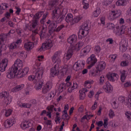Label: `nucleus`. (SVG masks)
I'll list each match as a JSON object with an SVG mask.
<instances>
[{
	"instance_id": "1",
	"label": "nucleus",
	"mask_w": 131,
	"mask_h": 131,
	"mask_svg": "<svg viewBox=\"0 0 131 131\" xmlns=\"http://www.w3.org/2000/svg\"><path fill=\"white\" fill-rule=\"evenodd\" d=\"M62 4V1L61 0H54L49 3V5L51 6L52 8H55L52 12V19L55 20L56 19L57 16L59 15V17L56 19L57 23H61L64 20L66 14H67V9L64 8L63 9H60L59 7Z\"/></svg>"
},
{
	"instance_id": "2",
	"label": "nucleus",
	"mask_w": 131,
	"mask_h": 131,
	"mask_svg": "<svg viewBox=\"0 0 131 131\" xmlns=\"http://www.w3.org/2000/svg\"><path fill=\"white\" fill-rule=\"evenodd\" d=\"M32 71L34 75L29 76L28 79L29 81H33L34 83H35L42 78V75H43V73H45V68L42 67H40L37 69L34 68Z\"/></svg>"
},
{
	"instance_id": "3",
	"label": "nucleus",
	"mask_w": 131,
	"mask_h": 131,
	"mask_svg": "<svg viewBox=\"0 0 131 131\" xmlns=\"http://www.w3.org/2000/svg\"><path fill=\"white\" fill-rule=\"evenodd\" d=\"M23 67V62H22V60L20 59H17L14 61V65L9 69V75L8 76L9 77H12L14 75L13 73H14V71L18 70V69H22Z\"/></svg>"
},
{
	"instance_id": "4",
	"label": "nucleus",
	"mask_w": 131,
	"mask_h": 131,
	"mask_svg": "<svg viewBox=\"0 0 131 131\" xmlns=\"http://www.w3.org/2000/svg\"><path fill=\"white\" fill-rule=\"evenodd\" d=\"M0 99H3L6 105H10L13 100V97L10 95L9 92L4 91L0 93Z\"/></svg>"
},
{
	"instance_id": "5",
	"label": "nucleus",
	"mask_w": 131,
	"mask_h": 131,
	"mask_svg": "<svg viewBox=\"0 0 131 131\" xmlns=\"http://www.w3.org/2000/svg\"><path fill=\"white\" fill-rule=\"evenodd\" d=\"M78 34H81L82 37H84L89 34V24L87 21H84L80 26Z\"/></svg>"
},
{
	"instance_id": "6",
	"label": "nucleus",
	"mask_w": 131,
	"mask_h": 131,
	"mask_svg": "<svg viewBox=\"0 0 131 131\" xmlns=\"http://www.w3.org/2000/svg\"><path fill=\"white\" fill-rule=\"evenodd\" d=\"M53 47V41L50 39L47 40L42 43L41 47L37 49L38 52H42V51H46V50H50Z\"/></svg>"
},
{
	"instance_id": "7",
	"label": "nucleus",
	"mask_w": 131,
	"mask_h": 131,
	"mask_svg": "<svg viewBox=\"0 0 131 131\" xmlns=\"http://www.w3.org/2000/svg\"><path fill=\"white\" fill-rule=\"evenodd\" d=\"M51 59L54 64H55V65H60L61 64V52L57 51L54 53Z\"/></svg>"
},
{
	"instance_id": "8",
	"label": "nucleus",
	"mask_w": 131,
	"mask_h": 131,
	"mask_svg": "<svg viewBox=\"0 0 131 131\" xmlns=\"http://www.w3.org/2000/svg\"><path fill=\"white\" fill-rule=\"evenodd\" d=\"M120 15H121V12L120 10L112 11L108 14V18L111 21H113L120 17Z\"/></svg>"
},
{
	"instance_id": "9",
	"label": "nucleus",
	"mask_w": 131,
	"mask_h": 131,
	"mask_svg": "<svg viewBox=\"0 0 131 131\" xmlns=\"http://www.w3.org/2000/svg\"><path fill=\"white\" fill-rule=\"evenodd\" d=\"M84 65H85V61H84V60H78L73 65V69L75 71H78V70H80V69L84 68Z\"/></svg>"
},
{
	"instance_id": "10",
	"label": "nucleus",
	"mask_w": 131,
	"mask_h": 131,
	"mask_svg": "<svg viewBox=\"0 0 131 131\" xmlns=\"http://www.w3.org/2000/svg\"><path fill=\"white\" fill-rule=\"evenodd\" d=\"M32 124H33V121L31 120H27L23 121L20 126L22 129H26V128H29L30 126H32Z\"/></svg>"
},
{
	"instance_id": "11",
	"label": "nucleus",
	"mask_w": 131,
	"mask_h": 131,
	"mask_svg": "<svg viewBox=\"0 0 131 131\" xmlns=\"http://www.w3.org/2000/svg\"><path fill=\"white\" fill-rule=\"evenodd\" d=\"M19 69L18 70H17L16 71H14L12 74H13V75L10 77H9V75L10 74V72H9L7 76L8 78H9L11 79L12 78H14L15 76H16L17 78H21V77H23V76H24V75L23 74V72H22V70L20 69Z\"/></svg>"
},
{
	"instance_id": "12",
	"label": "nucleus",
	"mask_w": 131,
	"mask_h": 131,
	"mask_svg": "<svg viewBox=\"0 0 131 131\" xmlns=\"http://www.w3.org/2000/svg\"><path fill=\"white\" fill-rule=\"evenodd\" d=\"M124 29L123 27H119V26L116 27L113 30V33L116 35V36H121L123 34H124Z\"/></svg>"
},
{
	"instance_id": "13",
	"label": "nucleus",
	"mask_w": 131,
	"mask_h": 131,
	"mask_svg": "<svg viewBox=\"0 0 131 131\" xmlns=\"http://www.w3.org/2000/svg\"><path fill=\"white\" fill-rule=\"evenodd\" d=\"M86 63L90 64L88 67L89 68L93 67V66H94V65L97 63V58H96L95 55L92 54L90 57H89L86 60Z\"/></svg>"
},
{
	"instance_id": "14",
	"label": "nucleus",
	"mask_w": 131,
	"mask_h": 131,
	"mask_svg": "<svg viewBox=\"0 0 131 131\" xmlns=\"http://www.w3.org/2000/svg\"><path fill=\"white\" fill-rule=\"evenodd\" d=\"M52 88H53V83L52 82H46L42 88L43 94H47V93L50 92L52 90Z\"/></svg>"
},
{
	"instance_id": "15",
	"label": "nucleus",
	"mask_w": 131,
	"mask_h": 131,
	"mask_svg": "<svg viewBox=\"0 0 131 131\" xmlns=\"http://www.w3.org/2000/svg\"><path fill=\"white\" fill-rule=\"evenodd\" d=\"M59 66L60 65L55 64L51 69V74L53 77L57 76L59 74V72H60Z\"/></svg>"
},
{
	"instance_id": "16",
	"label": "nucleus",
	"mask_w": 131,
	"mask_h": 131,
	"mask_svg": "<svg viewBox=\"0 0 131 131\" xmlns=\"http://www.w3.org/2000/svg\"><path fill=\"white\" fill-rule=\"evenodd\" d=\"M91 50H92V46H86V47H84L82 49H81L80 56H82V57L86 56V55H88L90 53V52H91Z\"/></svg>"
},
{
	"instance_id": "17",
	"label": "nucleus",
	"mask_w": 131,
	"mask_h": 131,
	"mask_svg": "<svg viewBox=\"0 0 131 131\" xmlns=\"http://www.w3.org/2000/svg\"><path fill=\"white\" fill-rule=\"evenodd\" d=\"M103 89L104 90V92L107 94L112 93V92H113V86H112L109 82H106L105 83V84H104L103 86Z\"/></svg>"
},
{
	"instance_id": "18",
	"label": "nucleus",
	"mask_w": 131,
	"mask_h": 131,
	"mask_svg": "<svg viewBox=\"0 0 131 131\" xmlns=\"http://www.w3.org/2000/svg\"><path fill=\"white\" fill-rule=\"evenodd\" d=\"M8 59L5 58L2 60V62L0 63V71L1 72H4L8 66Z\"/></svg>"
},
{
	"instance_id": "19",
	"label": "nucleus",
	"mask_w": 131,
	"mask_h": 131,
	"mask_svg": "<svg viewBox=\"0 0 131 131\" xmlns=\"http://www.w3.org/2000/svg\"><path fill=\"white\" fill-rule=\"evenodd\" d=\"M7 50V46L5 45V39L3 36H0V56L2 55L3 51Z\"/></svg>"
},
{
	"instance_id": "20",
	"label": "nucleus",
	"mask_w": 131,
	"mask_h": 131,
	"mask_svg": "<svg viewBox=\"0 0 131 131\" xmlns=\"http://www.w3.org/2000/svg\"><path fill=\"white\" fill-rule=\"evenodd\" d=\"M106 77L108 80H110V81H112V82H114L115 80H118V75L115 73L107 75Z\"/></svg>"
},
{
	"instance_id": "21",
	"label": "nucleus",
	"mask_w": 131,
	"mask_h": 131,
	"mask_svg": "<svg viewBox=\"0 0 131 131\" xmlns=\"http://www.w3.org/2000/svg\"><path fill=\"white\" fill-rule=\"evenodd\" d=\"M15 123H16V120L15 119H7L5 122V127L6 128H9V127L13 126Z\"/></svg>"
},
{
	"instance_id": "22",
	"label": "nucleus",
	"mask_w": 131,
	"mask_h": 131,
	"mask_svg": "<svg viewBox=\"0 0 131 131\" xmlns=\"http://www.w3.org/2000/svg\"><path fill=\"white\" fill-rule=\"evenodd\" d=\"M106 68V62L103 61L99 62V64L96 66V70L97 71H103Z\"/></svg>"
},
{
	"instance_id": "23",
	"label": "nucleus",
	"mask_w": 131,
	"mask_h": 131,
	"mask_svg": "<svg viewBox=\"0 0 131 131\" xmlns=\"http://www.w3.org/2000/svg\"><path fill=\"white\" fill-rule=\"evenodd\" d=\"M77 40V36L75 34H73L71 35L68 38V42L69 43H70V45H72L73 46L75 42H76Z\"/></svg>"
},
{
	"instance_id": "24",
	"label": "nucleus",
	"mask_w": 131,
	"mask_h": 131,
	"mask_svg": "<svg viewBox=\"0 0 131 131\" xmlns=\"http://www.w3.org/2000/svg\"><path fill=\"white\" fill-rule=\"evenodd\" d=\"M128 47V42L125 40H123L122 45L120 47V51L124 53L127 50Z\"/></svg>"
},
{
	"instance_id": "25",
	"label": "nucleus",
	"mask_w": 131,
	"mask_h": 131,
	"mask_svg": "<svg viewBox=\"0 0 131 131\" xmlns=\"http://www.w3.org/2000/svg\"><path fill=\"white\" fill-rule=\"evenodd\" d=\"M89 91L86 88H83L79 91V99L80 100H83L85 98V93Z\"/></svg>"
},
{
	"instance_id": "26",
	"label": "nucleus",
	"mask_w": 131,
	"mask_h": 131,
	"mask_svg": "<svg viewBox=\"0 0 131 131\" xmlns=\"http://www.w3.org/2000/svg\"><path fill=\"white\" fill-rule=\"evenodd\" d=\"M33 47H34V44L33 42L30 41L26 42L24 45V48L25 50H27V51L32 50V49H33Z\"/></svg>"
},
{
	"instance_id": "27",
	"label": "nucleus",
	"mask_w": 131,
	"mask_h": 131,
	"mask_svg": "<svg viewBox=\"0 0 131 131\" xmlns=\"http://www.w3.org/2000/svg\"><path fill=\"white\" fill-rule=\"evenodd\" d=\"M72 55H73V50L70 48L65 54L64 58L68 60L72 57Z\"/></svg>"
},
{
	"instance_id": "28",
	"label": "nucleus",
	"mask_w": 131,
	"mask_h": 131,
	"mask_svg": "<svg viewBox=\"0 0 131 131\" xmlns=\"http://www.w3.org/2000/svg\"><path fill=\"white\" fill-rule=\"evenodd\" d=\"M100 14H101V9L97 7L96 8V10L93 12L92 16L93 18H97L99 17Z\"/></svg>"
},
{
	"instance_id": "29",
	"label": "nucleus",
	"mask_w": 131,
	"mask_h": 131,
	"mask_svg": "<svg viewBox=\"0 0 131 131\" xmlns=\"http://www.w3.org/2000/svg\"><path fill=\"white\" fill-rule=\"evenodd\" d=\"M120 79L122 82H124V81L125 80V79L126 78V76L127 75V72H126L125 70L121 71L120 72Z\"/></svg>"
},
{
	"instance_id": "30",
	"label": "nucleus",
	"mask_w": 131,
	"mask_h": 131,
	"mask_svg": "<svg viewBox=\"0 0 131 131\" xmlns=\"http://www.w3.org/2000/svg\"><path fill=\"white\" fill-rule=\"evenodd\" d=\"M94 83V80H88L84 82V86L86 89H91L92 88V85Z\"/></svg>"
},
{
	"instance_id": "31",
	"label": "nucleus",
	"mask_w": 131,
	"mask_h": 131,
	"mask_svg": "<svg viewBox=\"0 0 131 131\" xmlns=\"http://www.w3.org/2000/svg\"><path fill=\"white\" fill-rule=\"evenodd\" d=\"M24 88V84H21L20 85H18L13 88L12 89V93H17V92H19V91H21V90H23Z\"/></svg>"
},
{
	"instance_id": "32",
	"label": "nucleus",
	"mask_w": 131,
	"mask_h": 131,
	"mask_svg": "<svg viewBox=\"0 0 131 131\" xmlns=\"http://www.w3.org/2000/svg\"><path fill=\"white\" fill-rule=\"evenodd\" d=\"M35 83V89L36 91H40V90H41V88H42V81L39 80Z\"/></svg>"
},
{
	"instance_id": "33",
	"label": "nucleus",
	"mask_w": 131,
	"mask_h": 131,
	"mask_svg": "<svg viewBox=\"0 0 131 131\" xmlns=\"http://www.w3.org/2000/svg\"><path fill=\"white\" fill-rule=\"evenodd\" d=\"M66 21L68 23H71V22H73V15L71 13H68L66 17Z\"/></svg>"
},
{
	"instance_id": "34",
	"label": "nucleus",
	"mask_w": 131,
	"mask_h": 131,
	"mask_svg": "<svg viewBox=\"0 0 131 131\" xmlns=\"http://www.w3.org/2000/svg\"><path fill=\"white\" fill-rule=\"evenodd\" d=\"M41 59H43V56L41 55L38 56V59L36 61V63H35V68L37 69V68H39V66H40V61H41Z\"/></svg>"
},
{
	"instance_id": "35",
	"label": "nucleus",
	"mask_w": 131,
	"mask_h": 131,
	"mask_svg": "<svg viewBox=\"0 0 131 131\" xmlns=\"http://www.w3.org/2000/svg\"><path fill=\"white\" fill-rule=\"evenodd\" d=\"M118 104H119V102H118L117 98H114L112 101V105L113 107L115 109H116V108H118Z\"/></svg>"
},
{
	"instance_id": "36",
	"label": "nucleus",
	"mask_w": 131,
	"mask_h": 131,
	"mask_svg": "<svg viewBox=\"0 0 131 131\" xmlns=\"http://www.w3.org/2000/svg\"><path fill=\"white\" fill-rule=\"evenodd\" d=\"M128 99H129V98H127V97L125 98L124 97L120 96L118 98H117V100H118V101H119V102H120L121 103H123L126 106V104L128 103V101H127Z\"/></svg>"
},
{
	"instance_id": "37",
	"label": "nucleus",
	"mask_w": 131,
	"mask_h": 131,
	"mask_svg": "<svg viewBox=\"0 0 131 131\" xmlns=\"http://www.w3.org/2000/svg\"><path fill=\"white\" fill-rule=\"evenodd\" d=\"M127 2L126 0H119L116 3V6L118 7L122 6H126V4Z\"/></svg>"
},
{
	"instance_id": "38",
	"label": "nucleus",
	"mask_w": 131,
	"mask_h": 131,
	"mask_svg": "<svg viewBox=\"0 0 131 131\" xmlns=\"http://www.w3.org/2000/svg\"><path fill=\"white\" fill-rule=\"evenodd\" d=\"M55 96H56V92L52 91L48 94L47 100H48V101H51V100H52V99H53Z\"/></svg>"
},
{
	"instance_id": "39",
	"label": "nucleus",
	"mask_w": 131,
	"mask_h": 131,
	"mask_svg": "<svg viewBox=\"0 0 131 131\" xmlns=\"http://www.w3.org/2000/svg\"><path fill=\"white\" fill-rule=\"evenodd\" d=\"M57 27V24H56V21H52L51 24L49 26V28H51V30H50V31L51 32H53V31H55V28Z\"/></svg>"
},
{
	"instance_id": "40",
	"label": "nucleus",
	"mask_w": 131,
	"mask_h": 131,
	"mask_svg": "<svg viewBox=\"0 0 131 131\" xmlns=\"http://www.w3.org/2000/svg\"><path fill=\"white\" fill-rule=\"evenodd\" d=\"M83 8L85 10H88L90 7V4H89V1L88 0H83Z\"/></svg>"
},
{
	"instance_id": "41",
	"label": "nucleus",
	"mask_w": 131,
	"mask_h": 131,
	"mask_svg": "<svg viewBox=\"0 0 131 131\" xmlns=\"http://www.w3.org/2000/svg\"><path fill=\"white\" fill-rule=\"evenodd\" d=\"M78 88V84L76 83V82H75L73 83V85L72 87V88H69L68 89V92L69 93H71L73 90H75V89H77Z\"/></svg>"
},
{
	"instance_id": "42",
	"label": "nucleus",
	"mask_w": 131,
	"mask_h": 131,
	"mask_svg": "<svg viewBox=\"0 0 131 131\" xmlns=\"http://www.w3.org/2000/svg\"><path fill=\"white\" fill-rule=\"evenodd\" d=\"M19 106L21 108H30L31 107V104L29 103H21L19 104Z\"/></svg>"
},
{
	"instance_id": "43",
	"label": "nucleus",
	"mask_w": 131,
	"mask_h": 131,
	"mask_svg": "<svg viewBox=\"0 0 131 131\" xmlns=\"http://www.w3.org/2000/svg\"><path fill=\"white\" fill-rule=\"evenodd\" d=\"M106 28L108 30H114V28H115V25H114L113 23H108L106 25Z\"/></svg>"
},
{
	"instance_id": "44",
	"label": "nucleus",
	"mask_w": 131,
	"mask_h": 131,
	"mask_svg": "<svg viewBox=\"0 0 131 131\" xmlns=\"http://www.w3.org/2000/svg\"><path fill=\"white\" fill-rule=\"evenodd\" d=\"M39 23H38V21L36 19L33 20L32 23L31 24L32 29H34L36 27L38 26Z\"/></svg>"
},
{
	"instance_id": "45",
	"label": "nucleus",
	"mask_w": 131,
	"mask_h": 131,
	"mask_svg": "<svg viewBox=\"0 0 131 131\" xmlns=\"http://www.w3.org/2000/svg\"><path fill=\"white\" fill-rule=\"evenodd\" d=\"M105 81H106V76L104 75L101 76L99 78V84H104Z\"/></svg>"
},
{
	"instance_id": "46",
	"label": "nucleus",
	"mask_w": 131,
	"mask_h": 131,
	"mask_svg": "<svg viewBox=\"0 0 131 131\" xmlns=\"http://www.w3.org/2000/svg\"><path fill=\"white\" fill-rule=\"evenodd\" d=\"M82 46H83V43L82 41H80L75 46V49L78 51L79 50H80V48Z\"/></svg>"
},
{
	"instance_id": "47",
	"label": "nucleus",
	"mask_w": 131,
	"mask_h": 131,
	"mask_svg": "<svg viewBox=\"0 0 131 131\" xmlns=\"http://www.w3.org/2000/svg\"><path fill=\"white\" fill-rule=\"evenodd\" d=\"M125 116L129 121H131V112L130 111H126L125 112Z\"/></svg>"
},
{
	"instance_id": "48",
	"label": "nucleus",
	"mask_w": 131,
	"mask_h": 131,
	"mask_svg": "<svg viewBox=\"0 0 131 131\" xmlns=\"http://www.w3.org/2000/svg\"><path fill=\"white\" fill-rule=\"evenodd\" d=\"M65 86H66V84L64 83H61L59 84L58 87V91L60 92V93H62Z\"/></svg>"
},
{
	"instance_id": "49",
	"label": "nucleus",
	"mask_w": 131,
	"mask_h": 131,
	"mask_svg": "<svg viewBox=\"0 0 131 131\" xmlns=\"http://www.w3.org/2000/svg\"><path fill=\"white\" fill-rule=\"evenodd\" d=\"M83 18V16L82 15H79L77 16H76L74 18V21L75 22V23H78L80 20H82V19Z\"/></svg>"
},
{
	"instance_id": "50",
	"label": "nucleus",
	"mask_w": 131,
	"mask_h": 131,
	"mask_svg": "<svg viewBox=\"0 0 131 131\" xmlns=\"http://www.w3.org/2000/svg\"><path fill=\"white\" fill-rule=\"evenodd\" d=\"M43 14V12L42 11L37 12L35 15H34L33 18H34V19H39Z\"/></svg>"
},
{
	"instance_id": "51",
	"label": "nucleus",
	"mask_w": 131,
	"mask_h": 131,
	"mask_svg": "<svg viewBox=\"0 0 131 131\" xmlns=\"http://www.w3.org/2000/svg\"><path fill=\"white\" fill-rule=\"evenodd\" d=\"M19 57L21 59H26L27 58V53H25V51L19 52Z\"/></svg>"
},
{
	"instance_id": "52",
	"label": "nucleus",
	"mask_w": 131,
	"mask_h": 131,
	"mask_svg": "<svg viewBox=\"0 0 131 131\" xmlns=\"http://www.w3.org/2000/svg\"><path fill=\"white\" fill-rule=\"evenodd\" d=\"M12 112H13V111L11 109L6 110L5 111V116L8 117V116H10L12 114Z\"/></svg>"
},
{
	"instance_id": "53",
	"label": "nucleus",
	"mask_w": 131,
	"mask_h": 131,
	"mask_svg": "<svg viewBox=\"0 0 131 131\" xmlns=\"http://www.w3.org/2000/svg\"><path fill=\"white\" fill-rule=\"evenodd\" d=\"M17 47H18L17 46V43H15V42H14L9 45V48L10 50H14V49H16V48H17Z\"/></svg>"
},
{
	"instance_id": "54",
	"label": "nucleus",
	"mask_w": 131,
	"mask_h": 131,
	"mask_svg": "<svg viewBox=\"0 0 131 131\" xmlns=\"http://www.w3.org/2000/svg\"><path fill=\"white\" fill-rule=\"evenodd\" d=\"M25 30H32V27L31 26V23H30L28 24L25 25Z\"/></svg>"
},
{
	"instance_id": "55",
	"label": "nucleus",
	"mask_w": 131,
	"mask_h": 131,
	"mask_svg": "<svg viewBox=\"0 0 131 131\" xmlns=\"http://www.w3.org/2000/svg\"><path fill=\"white\" fill-rule=\"evenodd\" d=\"M101 47L99 46H96L94 48V51L96 54H99L101 52Z\"/></svg>"
},
{
	"instance_id": "56",
	"label": "nucleus",
	"mask_w": 131,
	"mask_h": 131,
	"mask_svg": "<svg viewBox=\"0 0 131 131\" xmlns=\"http://www.w3.org/2000/svg\"><path fill=\"white\" fill-rule=\"evenodd\" d=\"M128 61L127 60H124L121 62V66L122 67H125L126 66H128Z\"/></svg>"
},
{
	"instance_id": "57",
	"label": "nucleus",
	"mask_w": 131,
	"mask_h": 131,
	"mask_svg": "<svg viewBox=\"0 0 131 131\" xmlns=\"http://www.w3.org/2000/svg\"><path fill=\"white\" fill-rule=\"evenodd\" d=\"M68 71V68L67 66L63 67V68L60 70L61 72H62L63 74H66Z\"/></svg>"
},
{
	"instance_id": "58",
	"label": "nucleus",
	"mask_w": 131,
	"mask_h": 131,
	"mask_svg": "<svg viewBox=\"0 0 131 131\" xmlns=\"http://www.w3.org/2000/svg\"><path fill=\"white\" fill-rule=\"evenodd\" d=\"M48 16V13H46L43 15L42 18L40 20V23L41 24H43L45 22H46V19L47 18V16Z\"/></svg>"
},
{
	"instance_id": "59",
	"label": "nucleus",
	"mask_w": 131,
	"mask_h": 131,
	"mask_svg": "<svg viewBox=\"0 0 131 131\" xmlns=\"http://www.w3.org/2000/svg\"><path fill=\"white\" fill-rule=\"evenodd\" d=\"M108 116L110 117V118H113V117L115 116V114H114V112H113L112 110L109 111Z\"/></svg>"
},
{
	"instance_id": "60",
	"label": "nucleus",
	"mask_w": 131,
	"mask_h": 131,
	"mask_svg": "<svg viewBox=\"0 0 131 131\" xmlns=\"http://www.w3.org/2000/svg\"><path fill=\"white\" fill-rule=\"evenodd\" d=\"M8 8V5L6 3H3L0 5L1 10H6Z\"/></svg>"
},
{
	"instance_id": "61",
	"label": "nucleus",
	"mask_w": 131,
	"mask_h": 131,
	"mask_svg": "<svg viewBox=\"0 0 131 131\" xmlns=\"http://www.w3.org/2000/svg\"><path fill=\"white\" fill-rule=\"evenodd\" d=\"M23 74H24V76H25L27 73H28L29 71V68H25L22 71Z\"/></svg>"
},
{
	"instance_id": "62",
	"label": "nucleus",
	"mask_w": 131,
	"mask_h": 131,
	"mask_svg": "<svg viewBox=\"0 0 131 131\" xmlns=\"http://www.w3.org/2000/svg\"><path fill=\"white\" fill-rule=\"evenodd\" d=\"M117 58V54H113L110 56V59H111V61H115V59Z\"/></svg>"
},
{
	"instance_id": "63",
	"label": "nucleus",
	"mask_w": 131,
	"mask_h": 131,
	"mask_svg": "<svg viewBox=\"0 0 131 131\" xmlns=\"http://www.w3.org/2000/svg\"><path fill=\"white\" fill-rule=\"evenodd\" d=\"M97 107H98V102H97V101H95L91 109V110H96V109H97Z\"/></svg>"
},
{
	"instance_id": "64",
	"label": "nucleus",
	"mask_w": 131,
	"mask_h": 131,
	"mask_svg": "<svg viewBox=\"0 0 131 131\" xmlns=\"http://www.w3.org/2000/svg\"><path fill=\"white\" fill-rule=\"evenodd\" d=\"M127 101L128 103H126V106L129 109H131V98L127 99Z\"/></svg>"
}]
</instances>
